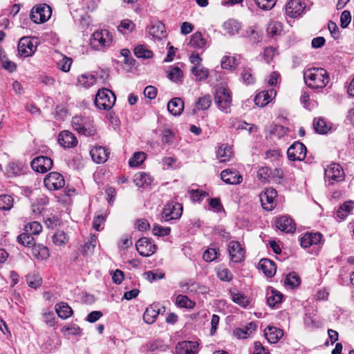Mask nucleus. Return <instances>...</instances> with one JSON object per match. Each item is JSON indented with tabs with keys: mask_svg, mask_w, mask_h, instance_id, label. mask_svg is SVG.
<instances>
[{
	"mask_svg": "<svg viewBox=\"0 0 354 354\" xmlns=\"http://www.w3.org/2000/svg\"><path fill=\"white\" fill-rule=\"evenodd\" d=\"M304 79L306 85L311 88H323L329 82V75L322 68H312L304 72Z\"/></svg>",
	"mask_w": 354,
	"mask_h": 354,
	"instance_id": "obj_1",
	"label": "nucleus"
},
{
	"mask_svg": "<svg viewBox=\"0 0 354 354\" xmlns=\"http://www.w3.org/2000/svg\"><path fill=\"white\" fill-rule=\"evenodd\" d=\"M93 121L89 117L76 115L72 118L71 125L80 134L86 136H93L96 130L93 126Z\"/></svg>",
	"mask_w": 354,
	"mask_h": 354,
	"instance_id": "obj_2",
	"label": "nucleus"
},
{
	"mask_svg": "<svg viewBox=\"0 0 354 354\" xmlns=\"http://www.w3.org/2000/svg\"><path fill=\"white\" fill-rule=\"evenodd\" d=\"M92 48L101 50L109 48L113 44L112 34L107 30H100L94 32L90 40Z\"/></svg>",
	"mask_w": 354,
	"mask_h": 354,
	"instance_id": "obj_3",
	"label": "nucleus"
},
{
	"mask_svg": "<svg viewBox=\"0 0 354 354\" xmlns=\"http://www.w3.org/2000/svg\"><path fill=\"white\" fill-rule=\"evenodd\" d=\"M189 61L192 64L190 68L191 73L194 75L196 81L203 82L206 80L209 75V69L205 67L202 64V58L198 53H192L189 56Z\"/></svg>",
	"mask_w": 354,
	"mask_h": 354,
	"instance_id": "obj_4",
	"label": "nucleus"
},
{
	"mask_svg": "<svg viewBox=\"0 0 354 354\" xmlns=\"http://www.w3.org/2000/svg\"><path fill=\"white\" fill-rule=\"evenodd\" d=\"M115 95L111 91L102 88L95 95V104L100 109L109 110L115 104Z\"/></svg>",
	"mask_w": 354,
	"mask_h": 354,
	"instance_id": "obj_5",
	"label": "nucleus"
},
{
	"mask_svg": "<svg viewBox=\"0 0 354 354\" xmlns=\"http://www.w3.org/2000/svg\"><path fill=\"white\" fill-rule=\"evenodd\" d=\"M215 103L218 108L225 113L231 111L232 97L230 91L225 87H219L215 94Z\"/></svg>",
	"mask_w": 354,
	"mask_h": 354,
	"instance_id": "obj_6",
	"label": "nucleus"
},
{
	"mask_svg": "<svg viewBox=\"0 0 354 354\" xmlns=\"http://www.w3.org/2000/svg\"><path fill=\"white\" fill-rule=\"evenodd\" d=\"M183 213V206L177 202H169L167 203L161 214L162 222H169L171 220H176L180 218Z\"/></svg>",
	"mask_w": 354,
	"mask_h": 354,
	"instance_id": "obj_7",
	"label": "nucleus"
},
{
	"mask_svg": "<svg viewBox=\"0 0 354 354\" xmlns=\"http://www.w3.org/2000/svg\"><path fill=\"white\" fill-rule=\"evenodd\" d=\"M344 177V170L337 163H332L324 169V179L329 185L343 181Z\"/></svg>",
	"mask_w": 354,
	"mask_h": 354,
	"instance_id": "obj_8",
	"label": "nucleus"
},
{
	"mask_svg": "<svg viewBox=\"0 0 354 354\" xmlns=\"http://www.w3.org/2000/svg\"><path fill=\"white\" fill-rule=\"evenodd\" d=\"M52 14L51 8L46 3H41L34 6L30 17L35 24H42L48 21Z\"/></svg>",
	"mask_w": 354,
	"mask_h": 354,
	"instance_id": "obj_9",
	"label": "nucleus"
},
{
	"mask_svg": "<svg viewBox=\"0 0 354 354\" xmlns=\"http://www.w3.org/2000/svg\"><path fill=\"white\" fill-rule=\"evenodd\" d=\"M306 7V3L301 0H290L285 5V14L286 17L292 19L300 17Z\"/></svg>",
	"mask_w": 354,
	"mask_h": 354,
	"instance_id": "obj_10",
	"label": "nucleus"
},
{
	"mask_svg": "<svg viewBox=\"0 0 354 354\" xmlns=\"http://www.w3.org/2000/svg\"><path fill=\"white\" fill-rule=\"evenodd\" d=\"M45 187L49 190H58L65 185L64 176L58 172H50L44 179Z\"/></svg>",
	"mask_w": 354,
	"mask_h": 354,
	"instance_id": "obj_11",
	"label": "nucleus"
},
{
	"mask_svg": "<svg viewBox=\"0 0 354 354\" xmlns=\"http://www.w3.org/2000/svg\"><path fill=\"white\" fill-rule=\"evenodd\" d=\"M37 41L33 38L24 37L18 44V52L25 57L31 56L37 50Z\"/></svg>",
	"mask_w": 354,
	"mask_h": 354,
	"instance_id": "obj_12",
	"label": "nucleus"
},
{
	"mask_svg": "<svg viewBox=\"0 0 354 354\" xmlns=\"http://www.w3.org/2000/svg\"><path fill=\"white\" fill-rule=\"evenodd\" d=\"M306 147L300 142H295L287 151L288 158L290 160H303L306 156Z\"/></svg>",
	"mask_w": 354,
	"mask_h": 354,
	"instance_id": "obj_13",
	"label": "nucleus"
},
{
	"mask_svg": "<svg viewBox=\"0 0 354 354\" xmlns=\"http://www.w3.org/2000/svg\"><path fill=\"white\" fill-rule=\"evenodd\" d=\"M277 196V191L274 188H268L260 194L259 198L263 208L266 210H272L275 205V198Z\"/></svg>",
	"mask_w": 354,
	"mask_h": 354,
	"instance_id": "obj_14",
	"label": "nucleus"
},
{
	"mask_svg": "<svg viewBox=\"0 0 354 354\" xmlns=\"http://www.w3.org/2000/svg\"><path fill=\"white\" fill-rule=\"evenodd\" d=\"M138 253L142 257H149L156 250V246L149 238L142 237L136 244Z\"/></svg>",
	"mask_w": 354,
	"mask_h": 354,
	"instance_id": "obj_15",
	"label": "nucleus"
},
{
	"mask_svg": "<svg viewBox=\"0 0 354 354\" xmlns=\"http://www.w3.org/2000/svg\"><path fill=\"white\" fill-rule=\"evenodd\" d=\"M228 252L230 260L234 263H240L244 259L245 250L238 241H232L229 243Z\"/></svg>",
	"mask_w": 354,
	"mask_h": 354,
	"instance_id": "obj_16",
	"label": "nucleus"
},
{
	"mask_svg": "<svg viewBox=\"0 0 354 354\" xmlns=\"http://www.w3.org/2000/svg\"><path fill=\"white\" fill-rule=\"evenodd\" d=\"M31 167L37 172L46 173L53 167V160L47 156H39L31 162Z\"/></svg>",
	"mask_w": 354,
	"mask_h": 354,
	"instance_id": "obj_17",
	"label": "nucleus"
},
{
	"mask_svg": "<svg viewBox=\"0 0 354 354\" xmlns=\"http://www.w3.org/2000/svg\"><path fill=\"white\" fill-rule=\"evenodd\" d=\"M58 142L64 148H72L77 145L78 141L73 133L64 130L59 133Z\"/></svg>",
	"mask_w": 354,
	"mask_h": 354,
	"instance_id": "obj_18",
	"label": "nucleus"
},
{
	"mask_svg": "<svg viewBox=\"0 0 354 354\" xmlns=\"http://www.w3.org/2000/svg\"><path fill=\"white\" fill-rule=\"evenodd\" d=\"M277 91L274 88L259 92L254 97V103L257 106L263 107L268 104L275 97Z\"/></svg>",
	"mask_w": 354,
	"mask_h": 354,
	"instance_id": "obj_19",
	"label": "nucleus"
},
{
	"mask_svg": "<svg viewBox=\"0 0 354 354\" xmlns=\"http://www.w3.org/2000/svg\"><path fill=\"white\" fill-rule=\"evenodd\" d=\"M221 178L223 182L230 185H237L243 180L241 175L230 169L223 170L221 174Z\"/></svg>",
	"mask_w": 354,
	"mask_h": 354,
	"instance_id": "obj_20",
	"label": "nucleus"
},
{
	"mask_svg": "<svg viewBox=\"0 0 354 354\" xmlns=\"http://www.w3.org/2000/svg\"><path fill=\"white\" fill-rule=\"evenodd\" d=\"M275 224L279 230L287 233L293 232L295 230V224L293 220L287 216H282L277 218Z\"/></svg>",
	"mask_w": 354,
	"mask_h": 354,
	"instance_id": "obj_21",
	"label": "nucleus"
},
{
	"mask_svg": "<svg viewBox=\"0 0 354 354\" xmlns=\"http://www.w3.org/2000/svg\"><path fill=\"white\" fill-rule=\"evenodd\" d=\"M198 344L193 341H183L179 342L176 346L178 354H196Z\"/></svg>",
	"mask_w": 354,
	"mask_h": 354,
	"instance_id": "obj_22",
	"label": "nucleus"
},
{
	"mask_svg": "<svg viewBox=\"0 0 354 354\" xmlns=\"http://www.w3.org/2000/svg\"><path fill=\"white\" fill-rule=\"evenodd\" d=\"M149 33L156 39H162L166 37V30L165 25L160 21H155L149 26Z\"/></svg>",
	"mask_w": 354,
	"mask_h": 354,
	"instance_id": "obj_23",
	"label": "nucleus"
},
{
	"mask_svg": "<svg viewBox=\"0 0 354 354\" xmlns=\"http://www.w3.org/2000/svg\"><path fill=\"white\" fill-rule=\"evenodd\" d=\"M264 335L268 342L277 343L283 335V331L274 326H268L264 330Z\"/></svg>",
	"mask_w": 354,
	"mask_h": 354,
	"instance_id": "obj_24",
	"label": "nucleus"
},
{
	"mask_svg": "<svg viewBox=\"0 0 354 354\" xmlns=\"http://www.w3.org/2000/svg\"><path fill=\"white\" fill-rule=\"evenodd\" d=\"M91 156L93 160L98 164L104 163L108 159L109 152L103 147H94L90 151Z\"/></svg>",
	"mask_w": 354,
	"mask_h": 354,
	"instance_id": "obj_25",
	"label": "nucleus"
},
{
	"mask_svg": "<svg viewBox=\"0 0 354 354\" xmlns=\"http://www.w3.org/2000/svg\"><path fill=\"white\" fill-rule=\"evenodd\" d=\"M258 268L268 277H272L277 271L275 263L268 259H262L259 262Z\"/></svg>",
	"mask_w": 354,
	"mask_h": 354,
	"instance_id": "obj_26",
	"label": "nucleus"
},
{
	"mask_svg": "<svg viewBox=\"0 0 354 354\" xmlns=\"http://www.w3.org/2000/svg\"><path fill=\"white\" fill-rule=\"evenodd\" d=\"M322 237V235L319 232H307L301 238L300 244L303 248L317 245L321 241Z\"/></svg>",
	"mask_w": 354,
	"mask_h": 354,
	"instance_id": "obj_27",
	"label": "nucleus"
},
{
	"mask_svg": "<svg viewBox=\"0 0 354 354\" xmlns=\"http://www.w3.org/2000/svg\"><path fill=\"white\" fill-rule=\"evenodd\" d=\"M184 109V102L180 97H174L167 104L168 111L174 116L180 115Z\"/></svg>",
	"mask_w": 354,
	"mask_h": 354,
	"instance_id": "obj_28",
	"label": "nucleus"
},
{
	"mask_svg": "<svg viewBox=\"0 0 354 354\" xmlns=\"http://www.w3.org/2000/svg\"><path fill=\"white\" fill-rule=\"evenodd\" d=\"M233 157L232 147L227 145H221L216 151V158L220 162H229Z\"/></svg>",
	"mask_w": 354,
	"mask_h": 354,
	"instance_id": "obj_29",
	"label": "nucleus"
},
{
	"mask_svg": "<svg viewBox=\"0 0 354 354\" xmlns=\"http://www.w3.org/2000/svg\"><path fill=\"white\" fill-rule=\"evenodd\" d=\"M159 313L160 308L158 305H151L146 308L143 314V320L147 324H151L155 322Z\"/></svg>",
	"mask_w": 354,
	"mask_h": 354,
	"instance_id": "obj_30",
	"label": "nucleus"
},
{
	"mask_svg": "<svg viewBox=\"0 0 354 354\" xmlns=\"http://www.w3.org/2000/svg\"><path fill=\"white\" fill-rule=\"evenodd\" d=\"M257 329L253 322H250L243 328H237L234 330V335L239 339H246Z\"/></svg>",
	"mask_w": 354,
	"mask_h": 354,
	"instance_id": "obj_31",
	"label": "nucleus"
},
{
	"mask_svg": "<svg viewBox=\"0 0 354 354\" xmlns=\"http://www.w3.org/2000/svg\"><path fill=\"white\" fill-rule=\"evenodd\" d=\"M206 43L202 33L196 32L192 35L188 45L196 49H204L206 47Z\"/></svg>",
	"mask_w": 354,
	"mask_h": 354,
	"instance_id": "obj_32",
	"label": "nucleus"
},
{
	"mask_svg": "<svg viewBox=\"0 0 354 354\" xmlns=\"http://www.w3.org/2000/svg\"><path fill=\"white\" fill-rule=\"evenodd\" d=\"M133 182L138 187L148 186L153 182V178L145 172H138L134 175Z\"/></svg>",
	"mask_w": 354,
	"mask_h": 354,
	"instance_id": "obj_33",
	"label": "nucleus"
},
{
	"mask_svg": "<svg viewBox=\"0 0 354 354\" xmlns=\"http://www.w3.org/2000/svg\"><path fill=\"white\" fill-rule=\"evenodd\" d=\"M223 28L229 35H235L241 28V24L234 19H229L223 24Z\"/></svg>",
	"mask_w": 354,
	"mask_h": 354,
	"instance_id": "obj_34",
	"label": "nucleus"
},
{
	"mask_svg": "<svg viewBox=\"0 0 354 354\" xmlns=\"http://www.w3.org/2000/svg\"><path fill=\"white\" fill-rule=\"evenodd\" d=\"M244 36L249 38L250 41L254 44H257L262 40V35L256 26L248 27L245 32Z\"/></svg>",
	"mask_w": 354,
	"mask_h": 354,
	"instance_id": "obj_35",
	"label": "nucleus"
},
{
	"mask_svg": "<svg viewBox=\"0 0 354 354\" xmlns=\"http://www.w3.org/2000/svg\"><path fill=\"white\" fill-rule=\"evenodd\" d=\"M283 295L273 288L267 293V303L270 307H274L277 304L281 303Z\"/></svg>",
	"mask_w": 354,
	"mask_h": 354,
	"instance_id": "obj_36",
	"label": "nucleus"
},
{
	"mask_svg": "<svg viewBox=\"0 0 354 354\" xmlns=\"http://www.w3.org/2000/svg\"><path fill=\"white\" fill-rule=\"evenodd\" d=\"M32 254L39 259H46L49 257V250L46 246L35 244L32 247Z\"/></svg>",
	"mask_w": 354,
	"mask_h": 354,
	"instance_id": "obj_37",
	"label": "nucleus"
},
{
	"mask_svg": "<svg viewBox=\"0 0 354 354\" xmlns=\"http://www.w3.org/2000/svg\"><path fill=\"white\" fill-rule=\"evenodd\" d=\"M212 104V98L209 95H205L198 98L197 100L195 108L194 109V113L196 111L202 110L205 111L208 109Z\"/></svg>",
	"mask_w": 354,
	"mask_h": 354,
	"instance_id": "obj_38",
	"label": "nucleus"
},
{
	"mask_svg": "<svg viewBox=\"0 0 354 354\" xmlns=\"http://www.w3.org/2000/svg\"><path fill=\"white\" fill-rule=\"evenodd\" d=\"M167 77L174 82H180L183 77V73L178 66H171L167 71Z\"/></svg>",
	"mask_w": 354,
	"mask_h": 354,
	"instance_id": "obj_39",
	"label": "nucleus"
},
{
	"mask_svg": "<svg viewBox=\"0 0 354 354\" xmlns=\"http://www.w3.org/2000/svg\"><path fill=\"white\" fill-rule=\"evenodd\" d=\"M56 312L58 316L62 319L70 317L73 313L71 308L66 303H60L56 306Z\"/></svg>",
	"mask_w": 354,
	"mask_h": 354,
	"instance_id": "obj_40",
	"label": "nucleus"
},
{
	"mask_svg": "<svg viewBox=\"0 0 354 354\" xmlns=\"http://www.w3.org/2000/svg\"><path fill=\"white\" fill-rule=\"evenodd\" d=\"M77 81L80 85L88 88L95 84L96 77L90 73L82 74L78 77Z\"/></svg>",
	"mask_w": 354,
	"mask_h": 354,
	"instance_id": "obj_41",
	"label": "nucleus"
},
{
	"mask_svg": "<svg viewBox=\"0 0 354 354\" xmlns=\"http://www.w3.org/2000/svg\"><path fill=\"white\" fill-rule=\"evenodd\" d=\"M136 28L135 24L129 19H124L121 21L118 26V30L123 35L132 32Z\"/></svg>",
	"mask_w": 354,
	"mask_h": 354,
	"instance_id": "obj_42",
	"label": "nucleus"
},
{
	"mask_svg": "<svg viewBox=\"0 0 354 354\" xmlns=\"http://www.w3.org/2000/svg\"><path fill=\"white\" fill-rule=\"evenodd\" d=\"M217 277L223 281H230L233 275L231 271L223 266H219L216 269Z\"/></svg>",
	"mask_w": 354,
	"mask_h": 354,
	"instance_id": "obj_43",
	"label": "nucleus"
},
{
	"mask_svg": "<svg viewBox=\"0 0 354 354\" xmlns=\"http://www.w3.org/2000/svg\"><path fill=\"white\" fill-rule=\"evenodd\" d=\"M313 127L315 131L320 134L326 133L330 129V126H328L322 118L315 119Z\"/></svg>",
	"mask_w": 354,
	"mask_h": 354,
	"instance_id": "obj_44",
	"label": "nucleus"
},
{
	"mask_svg": "<svg viewBox=\"0 0 354 354\" xmlns=\"http://www.w3.org/2000/svg\"><path fill=\"white\" fill-rule=\"evenodd\" d=\"M52 241L57 246H64L68 241V237L65 232L58 230L53 234Z\"/></svg>",
	"mask_w": 354,
	"mask_h": 354,
	"instance_id": "obj_45",
	"label": "nucleus"
},
{
	"mask_svg": "<svg viewBox=\"0 0 354 354\" xmlns=\"http://www.w3.org/2000/svg\"><path fill=\"white\" fill-rule=\"evenodd\" d=\"M134 54L138 58L149 59L153 57V53L144 45H139L134 48Z\"/></svg>",
	"mask_w": 354,
	"mask_h": 354,
	"instance_id": "obj_46",
	"label": "nucleus"
},
{
	"mask_svg": "<svg viewBox=\"0 0 354 354\" xmlns=\"http://www.w3.org/2000/svg\"><path fill=\"white\" fill-rule=\"evenodd\" d=\"M221 65L222 68L232 71L238 65V61L234 57L224 56L222 58Z\"/></svg>",
	"mask_w": 354,
	"mask_h": 354,
	"instance_id": "obj_47",
	"label": "nucleus"
},
{
	"mask_svg": "<svg viewBox=\"0 0 354 354\" xmlns=\"http://www.w3.org/2000/svg\"><path fill=\"white\" fill-rule=\"evenodd\" d=\"M14 203L13 198L8 194L0 196V209L8 211L12 209Z\"/></svg>",
	"mask_w": 354,
	"mask_h": 354,
	"instance_id": "obj_48",
	"label": "nucleus"
},
{
	"mask_svg": "<svg viewBox=\"0 0 354 354\" xmlns=\"http://www.w3.org/2000/svg\"><path fill=\"white\" fill-rule=\"evenodd\" d=\"M17 241L19 244L26 247H33L35 244L34 238L26 232L17 236Z\"/></svg>",
	"mask_w": 354,
	"mask_h": 354,
	"instance_id": "obj_49",
	"label": "nucleus"
},
{
	"mask_svg": "<svg viewBox=\"0 0 354 354\" xmlns=\"http://www.w3.org/2000/svg\"><path fill=\"white\" fill-rule=\"evenodd\" d=\"M231 297L234 303L244 308L247 307L250 303V299L240 292H231Z\"/></svg>",
	"mask_w": 354,
	"mask_h": 354,
	"instance_id": "obj_50",
	"label": "nucleus"
},
{
	"mask_svg": "<svg viewBox=\"0 0 354 354\" xmlns=\"http://www.w3.org/2000/svg\"><path fill=\"white\" fill-rule=\"evenodd\" d=\"M176 304L180 308H193L195 306V302L192 301L186 295H179L176 299Z\"/></svg>",
	"mask_w": 354,
	"mask_h": 354,
	"instance_id": "obj_51",
	"label": "nucleus"
},
{
	"mask_svg": "<svg viewBox=\"0 0 354 354\" xmlns=\"http://www.w3.org/2000/svg\"><path fill=\"white\" fill-rule=\"evenodd\" d=\"M97 237L95 235H91L88 241L86 243L82 249V254L85 256L91 254L96 246Z\"/></svg>",
	"mask_w": 354,
	"mask_h": 354,
	"instance_id": "obj_52",
	"label": "nucleus"
},
{
	"mask_svg": "<svg viewBox=\"0 0 354 354\" xmlns=\"http://www.w3.org/2000/svg\"><path fill=\"white\" fill-rule=\"evenodd\" d=\"M300 282V278L295 273H290L284 280V285L290 288H295L299 286Z\"/></svg>",
	"mask_w": 354,
	"mask_h": 354,
	"instance_id": "obj_53",
	"label": "nucleus"
},
{
	"mask_svg": "<svg viewBox=\"0 0 354 354\" xmlns=\"http://www.w3.org/2000/svg\"><path fill=\"white\" fill-rule=\"evenodd\" d=\"M354 203L353 202L344 203L337 210V215L338 217L344 219L348 216L350 212L353 209Z\"/></svg>",
	"mask_w": 354,
	"mask_h": 354,
	"instance_id": "obj_54",
	"label": "nucleus"
},
{
	"mask_svg": "<svg viewBox=\"0 0 354 354\" xmlns=\"http://www.w3.org/2000/svg\"><path fill=\"white\" fill-rule=\"evenodd\" d=\"M145 158L146 156L144 152H136L129 160V165L131 167H138L144 162Z\"/></svg>",
	"mask_w": 354,
	"mask_h": 354,
	"instance_id": "obj_55",
	"label": "nucleus"
},
{
	"mask_svg": "<svg viewBox=\"0 0 354 354\" xmlns=\"http://www.w3.org/2000/svg\"><path fill=\"white\" fill-rule=\"evenodd\" d=\"M272 171L268 167H261L257 171V178L261 182L269 181L272 178Z\"/></svg>",
	"mask_w": 354,
	"mask_h": 354,
	"instance_id": "obj_56",
	"label": "nucleus"
},
{
	"mask_svg": "<svg viewBox=\"0 0 354 354\" xmlns=\"http://www.w3.org/2000/svg\"><path fill=\"white\" fill-rule=\"evenodd\" d=\"M267 32L270 36L274 37L278 35L282 30L281 23L277 21H271L267 26Z\"/></svg>",
	"mask_w": 354,
	"mask_h": 354,
	"instance_id": "obj_57",
	"label": "nucleus"
},
{
	"mask_svg": "<svg viewBox=\"0 0 354 354\" xmlns=\"http://www.w3.org/2000/svg\"><path fill=\"white\" fill-rule=\"evenodd\" d=\"M25 231L31 234H39L42 230V226L37 221H32L26 225Z\"/></svg>",
	"mask_w": 354,
	"mask_h": 354,
	"instance_id": "obj_58",
	"label": "nucleus"
},
{
	"mask_svg": "<svg viewBox=\"0 0 354 354\" xmlns=\"http://www.w3.org/2000/svg\"><path fill=\"white\" fill-rule=\"evenodd\" d=\"M180 287L182 288L183 292L191 293L196 292L198 289L199 285L197 283L189 280L187 282H181L180 283Z\"/></svg>",
	"mask_w": 354,
	"mask_h": 354,
	"instance_id": "obj_59",
	"label": "nucleus"
},
{
	"mask_svg": "<svg viewBox=\"0 0 354 354\" xmlns=\"http://www.w3.org/2000/svg\"><path fill=\"white\" fill-rule=\"evenodd\" d=\"M26 281L28 286L35 289L39 288L41 284V278L35 274H28L26 277Z\"/></svg>",
	"mask_w": 354,
	"mask_h": 354,
	"instance_id": "obj_60",
	"label": "nucleus"
},
{
	"mask_svg": "<svg viewBox=\"0 0 354 354\" xmlns=\"http://www.w3.org/2000/svg\"><path fill=\"white\" fill-rule=\"evenodd\" d=\"M22 171V165L18 162H10L7 167V173L9 176L19 175Z\"/></svg>",
	"mask_w": 354,
	"mask_h": 354,
	"instance_id": "obj_61",
	"label": "nucleus"
},
{
	"mask_svg": "<svg viewBox=\"0 0 354 354\" xmlns=\"http://www.w3.org/2000/svg\"><path fill=\"white\" fill-rule=\"evenodd\" d=\"M254 1L259 8L269 10L274 6L277 0H254Z\"/></svg>",
	"mask_w": 354,
	"mask_h": 354,
	"instance_id": "obj_62",
	"label": "nucleus"
},
{
	"mask_svg": "<svg viewBox=\"0 0 354 354\" xmlns=\"http://www.w3.org/2000/svg\"><path fill=\"white\" fill-rule=\"evenodd\" d=\"M192 200L194 202L202 201L207 195V192L201 189H192L189 192Z\"/></svg>",
	"mask_w": 354,
	"mask_h": 354,
	"instance_id": "obj_63",
	"label": "nucleus"
},
{
	"mask_svg": "<svg viewBox=\"0 0 354 354\" xmlns=\"http://www.w3.org/2000/svg\"><path fill=\"white\" fill-rule=\"evenodd\" d=\"M153 235L164 236L168 235L171 232L169 227H161L158 225H154L152 229Z\"/></svg>",
	"mask_w": 354,
	"mask_h": 354,
	"instance_id": "obj_64",
	"label": "nucleus"
}]
</instances>
